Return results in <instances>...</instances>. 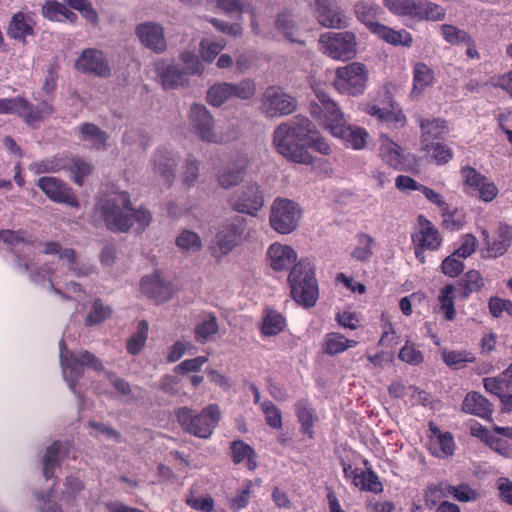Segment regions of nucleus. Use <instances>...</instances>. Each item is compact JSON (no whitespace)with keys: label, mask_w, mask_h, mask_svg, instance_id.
Segmentation results:
<instances>
[{"label":"nucleus","mask_w":512,"mask_h":512,"mask_svg":"<svg viewBox=\"0 0 512 512\" xmlns=\"http://www.w3.org/2000/svg\"><path fill=\"white\" fill-rule=\"evenodd\" d=\"M98 209L106 227L113 232H127L135 222L143 230L152 221L149 210L132 207L127 191L117 189L104 193L98 202Z\"/></svg>","instance_id":"f257e3e1"},{"label":"nucleus","mask_w":512,"mask_h":512,"mask_svg":"<svg viewBox=\"0 0 512 512\" xmlns=\"http://www.w3.org/2000/svg\"><path fill=\"white\" fill-rule=\"evenodd\" d=\"M320 105L312 108V115L318 119L329 133L354 150L364 148L368 133L357 126L347 124V119L330 95L322 90H316Z\"/></svg>","instance_id":"f03ea898"},{"label":"nucleus","mask_w":512,"mask_h":512,"mask_svg":"<svg viewBox=\"0 0 512 512\" xmlns=\"http://www.w3.org/2000/svg\"><path fill=\"white\" fill-rule=\"evenodd\" d=\"M298 128H290V161L296 163H313L312 157L305 147L329 155L331 147L316 131H311V123L307 118L295 117Z\"/></svg>","instance_id":"7ed1b4c3"},{"label":"nucleus","mask_w":512,"mask_h":512,"mask_svg":"<svg viewBox=\"0 0 512 512\" xmlns=\"http://www.w3.org/2000/svg\"><path fill=\"white\" fill-rule=\"evenodd\" d=\"M388 11L416 22H441L446 18V9L430 0H382Z\"/></svg>","instance_id":"20e7f679"},{"label":"nucleus","mask_w":512,"mask_h":512,"mask_svg":"<svg viewBox=\"0 0 512 512\" xmlns=\"http://www.w3.org/2000/svg\"><path fill=\"white\" fill-rule=\"evenodd\" d=\"M175 416L185 432L207 439L218 425L221 412L218 405L210 404L199 413L189 407H180L175 410Z\"/></svg>","instance_id":"39448f33"},{"label":"nucleus","mask_w":512,"mask_h":512,"mask_svg":"<svg viewBox=\"0 0 512 512\" xmlns=\"http://www.w3.org/2000/svg\"><path fill=\"white\" fill-rule=\"evenodd\" d=\"M368 79V67L361 62H351L335 69L332 85L340 94L356 97L364 94Z\"/></svg>","instance_id":"423d86ee"},{"label":"nucleus","mask_w":512,"mask_h":512,"mask_svg":"<svg viewBox=\"0 0 512 512\" xmlns=\"http://www.w3.org/2000/svg\"><path fill=\"white\" fill-rule=\"evenodd\" d=\"M319 49L333 60H352L358 54L357 36L352 31L326 32L319 38Z\"/></svg>","instance_id":"0eeeda50"},{"label":"nucleus","mask_w":512,"mask_h":512,"mask_svg":"<svg viewBox=\"0 0 512 512\" xmlns=\"http://www.w3.org/2000/svg\"><path fill=\"white\" fill-rule=\"evenodd\" d=\"M63 373L69 388L75 392L77 383L84 373V367H90L95 371L103 370L101 361L91 352L84 350L78 355L71 351H63L60 355Z\"/></svg>","instance_id":"6e6552de"},{"label":"nucleus","mask_w":512,"mask_h":512,"mask_svg":"<svg viewBox=\"0 0 512 512\" xmlns=\"http://www.w3.org/2000/svg\"><path fill=\"white\" fill-rule=\"evenodd\" d=\"M464 191L467 194L478 197L484 202L493 201L499 189L496 184L482 175L475 168L466 166L461 169Z\"/></svg>","instance_id":"1a4fd4ad"},{"label":"nucleus","mask_w":512,"mask_h":512,"mask_svg":"<svg viewBox=\"0 0 512 512\" xmlns=\"http://www.w3.org/2000/svg\"><path fill=\"white\" fill-rule=\"evenodd\" d=\"M244 230L245 219L242 217L234 218L216 234L215 240L209 248L211 255L218 259L228 255L236 246Z\"/></svg>","instance_id":"9d476101"},{"label":"nucleus","mask_w":512,"mask_h":512,"mask_svg":"<svg viewBox=\"0 0 512 512\" xmlns=\"http://www.w3.org/2000/svg\"><path fill=\"white\" fill-rule=\"evenodd\" d=\"M233 210L239 213L256 215L264 205V194L256 183L246 185L229 197Z\"/></svg>","instance_id":"9b49d317"},{"label":"nucleus","mask_w":512,"mask_h":512,"mask_svg":"<svg viewBox=\"0 0 512 512\" xmlns=\"http://www.w3.org/2000/svg\"><path fill=\"white\" fill-rule=\"evenodd\" d=\"M37 186L55 203L66 204L73 208H78L80 205L72 188L59 178L52 176L40 177Z\"/></svg>","instance_id":"f8f14e48"},{"label":"nucleus","mask_w":512,"mask_h":512,"mask_svg":"<svg viewBox=\"0 0 512 512\" xmlns=\"http://www.w3.org/2000/svg\"><path fill=\"white\" fill-rule=\"evenodd\" d=\"M75 68L84 74H91L102 78L111 75V68L104 53L94 48L83 50L75 62Z\"/></svg>","instance_id":"ddd939ff"},{"label":"nucleus","mask_w":512,"mask_h":512,"mask_svg":"<svg viewBox=\"0 0 512 512\" xmlns=\"http://www.w3.org/2000/svg\"><path fill=\"white\" fill-rule=\"evenodd\" d=\"M412 242L418 249L436 251L442 245V237L430 220L419 215L416 230L412 234Z\"/></svg>","instance_id":"4468645a"},{"label":"nucleus","mask_w":512,"mask_h":512,"mask_svg":"<svg viewBox=\"0 0 512 512\" xmlns=\"http://www.w3.org/2000/svg\"><path fill=\"white\" fill-rule=\"evenodd\" d=\"M189 119L193 130L203 141L216 142L214 120L204 105L194 104L190 109Z\"/></svg>","instance_id":"2eb2a0df"},{"label":"nucleus","mask_w":512,"mask_h":512,"mask_svg":"<svg viewBox=\"0 0 512 512\" xmlns=\"http://www.w3.org/2000/svg\"><path fill=\"white\" fill-rule=\"evenodd\" d=\"M135 33L140 42L156 53L166 49V40L162 26L153 22H145L137 25Z\"/></svg>","instance_id":"dca6fc26"},{"label":"nucleus","mask_w":512,"mask_h":512,"mask_svg":"<svg viewBox=\"0 0 512 512\" xmlns=\"http://www.w3.org/2000/svg\"><path fill=\"white\" fill-rule=\"evenodd\" d=\"M248 163L246 155H237L232 163L217 173L219 185L225 189L238 185L243 180Z\"/></svg>","instance_id":"f3484780"},{"label":"nucleus","mask_w":512,"mask_h":512,"mask_svg":"<svg viewBox=\"0 0 512 512\" xmlns=\"http://www.w3.org/2000/svg\"><path fill=\"white\" fill-rule=\"evenodd\" d=\"M288 96L280 88L269 87L263 95V111L267 117L273 118L287 114Z\"/></svg>","instance_id":"a211bd4d"},{"label":"nucleus","mask_w":512,"mask_h":512,"mask_svg":"<svg viewBox=\"0 0 512 512\" xmlns=\"http://www.w3.org/2000/svg\"><path fill=\"white\" fill-rule=\"evenodd\" d=\"M294 409L301 434L312 441L315 435L314 425L318 420L316 410L306 400L297 401Z\"/></svg>","instance_id":"6ab92c4d"},{"label":"nucleus","mask_w":512,"mask_h":512,"mask_svg":"<svg viewBox=\"0 0 512 512\" xmlns=\"http://www.w3.org/2000/svg\"><path fill=\"white\" fill-rule=\"evenodd\" d=\"M430 431L433 437L430 439L429 450L431 454L438 458H446L453 455L455 442L453 435L446 431L442 432L438 427L430 424Z\"/></svg>","instance_id":"aec40b11"},{"label":"nucleus","mask_w":512,"mask_h":512,"mask_svg":"<svg viewBox=\"0 0 512 512\" xmlns=\"http://www.w3.org/2000/svg\"><path fill=\"white\" fill-rule=\"evenodd\" d=\"M316 17L320 25L329 29H345L351 21L340 8L332 6L316 8Z\"/></svg>","instance_id":"412c9836"},{"label":"nucleus","mask_w":512,"mask_h":512,"mask_svg":"<svg viewBox=\"0 0 512 512\" xmlns=\"http://www.w3.org/2000/svg\"><path fill=\"white\" fill-rule=\"evenodd\" d=\"M486 245L487 257L498 258L503 256L512 246V227L507 224H500L495 239L487 241Z\"/></svg>","instance_id":"4be33fe9"},{"label":"nucleus","mask_w":512,"mask_h":512,"mask_svg":"<svg viewBox=\"0 0 512 512\" xmlns=\"http://www.w3.org/2000/svg\"><path fill=\"white\" fill-rule=\"evenodd\" d=\"M379 151L382 160L392 168H405V156L402 148L387 135L380 136Z\"/></svg>","instance_id":"5701e85b"},{"label":"nucleus","mask_w":512,"mask_h":512,"mask_svg":"<svg viewBox=\"0 0 512 512\" xmlns=\"http://www.w3.org/2000/svg\"><path fill=\"white\" fill-rule=\"evenodd\" d=\"M290 288H317L310 261L301 260L290 271Z\"/></svg>","instance_id":"b1692460"},{"label":"nucleus","mask_w":512,"mask_h":512,"mask_svg":"<svg viewBox=\"0 0 512 512\" xmlns=\"http://www.w3.org/2000/svg\"><path fill=\"white\" fill-rule=\"evenodd\" d=\"M370 32L394 46L411 47L413 44L410 32L405 29L395 30L380 22Z\"/></svg>","instance_id":"393cba45"},{"label":"nucleus","mask_w":512,"mask_h":512,"mask_svg":"<svg viewBox=\"0 0 512 512\" xmlns=\"http://www.w3.org/2000/svg\"><path fill=\"white\" fill-rule=\"evenodd\" d=\"M462 409L468 414L478 416L482 419H491L493 408L492 404L482 394L478 392H469L462 404Z\"/></svg>","instance_id":"a878e982"},{"label":"nucleus","mask_w":512,"mask_h":512,"mask_svg":"<svg viewBox=\"0 0 512 512\" xmlns=\"http://www.w3.org/2000/svg\"><path fill=\"white\" fill-rule=\"evenodd\" d=\"M435 81L434 70L424 62H417L413 66V86L411 97L418 98Z\"/></svg>","instance_id":"bb28decb"},{"label":"nucleus","mask_w":512,"mask_h":512,"mask_svg":"<svg viewBox=\"0 0 512 512\" xmlns=\"http://www.w3.org/2000/svg\"><path fill=\"white\" fill-rule=\"evenodd\" d=\"M28 105L29 107H22L20 117L28 126L33 128L55 112L53 105L47 101H42L38 105H33L28 101Z\"/></svg>","instance_id":"cd10ccee"},{"label":"nucleus","mask_w":512,"mask_h":512,"mask_svg":"<svg viewBox=\"0 0 512 512\" xmlns=\"http://www.w3.org/2000/svg\"><path fill=\"white\" fill-rule=\"evenodd\" d=\"M6 33L9 38L25 43L28 36L34 35V29L26 19V15L23 12H17L11 17Z\"/></svg>","instance_id":"c85d7f7f"},{"label":"nucleus","mask_w":512,"mask_h":512,"mask_svg":"<svg viewBox=\"0 0 512 512\" xmlns=\"http://www.w3.org/2000/svg\"><path fill=\"white\" fill-rule=\"evenodd\" d=\"M382 13L378 4L367 1H359L354 5V14L369 31H371L379 22L376 18Z\"/></svg>","instance_id":"c756f323"},{"label":"nucleus","mask_w":512,"mask_h":512,"mask_svg":"<svg viewBox=\"0 0 512 512\" xmlns=\"http://www.w3.org/2000/svg\"><path fill=\"white\" fill-rule=\"evenodd\" d=\"M271 227L281 233L288 234V199L276 198L271 206Z\"/></svg>","instance_id":"7c9ffc66"},{"label":"nucleus","mask_w":512,"mask_h":512,"mask_svg":"<svg viewBox=\"0 0 512 512\" xmlns=\"http://www.w3.org/2000/svg\"><path fill=\"white\" fill-rule=\"evenodd\" d=\"M42 15L50 21L74 23L77 15L56 0H47L42 6Z\"/></svg>","instance_id":"2f4dec72"},{"label":"nucleus","mask_w":512,"mask_h":512,"mask_svg":"<svg viewBox=\"0 0 512 512\" xmlns=\"http://www.w3.org/2000/svg\"><path fill=\"white\" fill-rule=\"evenodd\" d=\"M357 341L347 339L338 332H330L324 336L322 342V351L330 356L345 352L348 348L355 347Z\"/></svg>","instance_id":"473e14b6"},{"label":"nucleus","mask_w":512,"mask_h":512,"mask_svg":"<svg viewBox=\"0 0 512 512\" xmlns=\"http://www.w3.org/2000/svg\"><path fill=\"white\" fill-rule=\"evenodd\" d=\"M154 169L170 185L174 180L175 159L168 150L159 149L154 154Z\"/></svg>","instance_id":"72a5a7b5"},{"label":"nucleus","mask_w":512,"mask_h":512,"mask_svg":"<svg viewBox=\"0 0 512 512\" xmlns=\"http://www.w3.org/2000/svg\"><path fill=\"white\" fill-rule=\"evenodd\" d=\"M230 449L234 464H240L246 460V466L249 470L256 469V453L250 445L242 440H235L231 443Z\"/></svg>","instance_id":"f704fd0d"},{"label":"nucleus","mask_w":512,"mask_h":512,"mask_svg":"<svg viewBox=\"0 0 512 512\" xmlns=\"http://www.w3.org/2000/svg\"><path fill=\"white\" fill-rule=\"evenodd\" d=\"M61 449L62 442L59 440L54 441L49 447L46 448L43 457V475L46 480L53 479L56 469L60 466Z\"/></svg>","instance_id":"c9c22d12"},{"label":"nucleus","mask_w":512,"mask_h":512,"mask_svg":"<svg viewBox=\"0 0 512 512\" xmlns=\"http://www.w3.org/2000/svg\"><path fill=\"white\" fill-rule=\"evenodd\" d=\"M435 490L440 492L444 497H453L461 502H469L476 499V492L467 484H459L457 486L440 482Z\"/></svg>","instance_id":"e433bc0d"},{"label":"nucleus","mask_w":512,"mask_h":512,"mask_svg":"<svg viewBox=\"0 0 512 512\" xmlns=\"http://www.w3.org/2000/svg\"><path fill=\"white\" fill-rule=\"evenodd\" d=\"M354 486L362 491H368L379 494L383 491V485L378 475L371 469L360 471L358 475L354 476Z\"/></svg>","instance_id":"4c0bfd02"},{"label":"nucleus","mask_w":512,"mask_h":512,"mask_svg":"<svg viewBox=\"0 0 512 512\" xmlns=\"http://www.w3.org/2000/svg\"><path fill=\"white\" fill-rule=\"evenodd\" d=\"M208 3H215L217 7L225 13L233 12H249L251 14V27L254 33H259L258 25L256 23V14L249 5H246L242 0H206Z\"/></svg>","instance_id":"58836bf2"},{"label":"nucleus","mask_w":512,"mask_h":512,"mask_svg":"<svg viewBox=\"0 0 512 512\" xmlns=\"http://www.w3.org/2000/svg\"><path fill=\"white\" fill-rule=\"evenodd\" d=\"M285 325V318L280 313L267 308L262 320L261 333L265 336H274L279 334Z\"/></svg>","instance_id":"ea45409f"},{"label":"nucleus","mask_w":512,"mask_h":512,"mask_svg":"<svg viewBox=\"0 0 512 512\" xmlns=\"http://www.w3.org/2000/svg\"><path fill=\"white\" fill-rule=\"evenodd\" d=\"M188 75L191 74L178 65H170L161 73V82L165 89H174L183 86Z\"/></svg>","instance_id":"a19ab883"},{"label":"nucleus","mask_w":512,"mask_h":512,"mask_svg":"<svg viewBox=\"0 0 512 512\" xmlns=\"http://www.w3.org/2000/svg\"><path fill=\"white\" fill-rule=\"evenodd\" d=\"M375 240L366 233H358L356 235V245L351 251V257L360 262H366L373 253V245Z\"/></svg>","instance_id":"79ce46f5"},{"label":"nucleus","mask_w":512,"mask_h":512,"mask_svg":"<svg viewBox=\"0 0 512 512\" xmlns=\"http://www.w3.org/2000/svg\"><path fill=\"white\" fill-rule=\"evenodd\" d=\"M419 126L424 142L438 138L447 132V122L440 118L420 119Z\"/></svg>","instance_id":"37998d69"},{"label":"nucleus","mask_w":512,"mask_h":512,"mask_svg":"<svg viewBox=\"0 0 512 512\" xmlns=\"http://www.w3.org/2000/svg\"><path fill=\"white\" fill-rule=\"evenodd\" d=\"M149 324L146 320H141L137 324V331L131 335L126 344L127 352L130 355H137L144 348L148 338Z\"/></svg>","instance_id":"c03bdc74"},{"label":"nucleus","mask_w":512,"mask_h":512,"mask_svg":"<svg viewBox=\"0 0 512 512\" xmlns=\"http://www.w3.org/2000/svg\"><path fill=\"white\" fill-rule=\"evenodd\" d=\"M503 437L512 438L511 427H495L486 444L499 454L507 455L510 450L509 443Z\"/></svg>","instance_id":"a18cd8bd"},{"label":"nucleus","mask_w":512,"mask_h":512,"mask_svg":"<svg viewBox=\"0 0 512 512\" xmlns=\"http://www.w3.org/2000/svg\"><path fill=\"white\" fill-rule=\"evenodd\" d=\"M80 138L82 140H89L97 148H105L107 141V133L101 130L93 123H82L79 126Z\"/></svg>","instance_id":"49530a36"},{"label":"nucleus","mask_w":512,"mask_h":512,"mask_svg":"<svg viewBox=\"0 0 512 512\" xmlns=\"http://www.w3.org/2000/svg\"><path fill=\"white\" fill-rule=\"evenodd\" d=\"M422 150L430 155L431 159L438 165L448 163L454 156L452 149L441 142L426 143Z\"/></svg>","instance_id":"de8ad7c7"},{"label":"nucleus","mask_w":512,"mask_h":512,"mask_svg":"<svg viewBox=\"0 0 512 512\" xmlns=\"http://www.w3.org/2000/svg\"><path fill=\"white\" fill-rule=\"evenodd\" d=\"M219 330V326L214 315H209L197 323L195 327V340L198 343H206L212 335H215Z\"/></svg>","instance_id":"09e8293b"},{"label":"nucleus","mask_w":512,"mask_h":512,"mask_svg":"<svg viewBox=\"0 0 512 512\" xmlns=\"http://www.w3.org/2000/svg\"><path fill=\"white\" fill-rule=\"evenodd\" d=\"M442 359L444 363L452 369H461L466 363L475 361L472 353L467 351H443Z\"/></svg>","instance_id":"8fccbe9b"},{"label":"nucleus","mask_w":512,"mask_h":512,"mask_svg":"<svg viewBox=\"0 0 512 512\" xmlns=\"http://www.w3.org/2000/svg\"><path fill=\"white\" fill-rule=\"evenodd\" d=\"M268 258L274 270H284L288 262V246L279 243L272 244L268 249Z\"/></svg>","instance_id":"3c124183"},{"label":"nucleus","mask_w":512,"mask_h":512,"mask_svg":"<svg viewBox=\"0 0 512 512\" xmlns=\"http://www.w3.org/2000/svg\"><path fill=\"white\" fill-rule=\"evenodd\" d=\"M112 313L108 305H104L100 299L93 302L90 312L85 318L86 326H93L104 322Z\"/></svg>","instance_id":"603ef678"},{"label":"nucleus","mask_w":512,"mask_h":512,"mask_svg":"<svg viewBox=\"0 0 512 512\" xmlns=\"http://www.w3.org/2000/svg\"><path fill=\"white\" fill-rule=\"evenodd\" d=\"M230 97H232V87L226 82L213 85L207 92L208 102L215 107L221 106Z\"/></svg>","instance_id":"864d4df0"},{"label":"nucleus","mask_w":512,"mask_h":512,"mask_svg":"<svg viewBox=\"0 0 512 512\" xmlns=\"http://www.w3.org/2000/svg\"><path fill=\"white\" fill-rule=\"evenodd\" d=\"M176 245L183 251L198 252L202 248V241L196 232L183 230L176 239Z\"/></svg>","instance_id":"5fc2aeb1"},{"label":"nucleus","mask_w":512,"mask_h":512,"mask_svg":"<svg viewBox=\"0 0 512 512\" xmlns=\"http://www.w3.org/2000/svg\"><path fill=\"white\" fill-rule=\"evenodd\" d=\"M483 386L487 392L501 399L507 389L512 388V382L506 376L488 377L483 379Z\"/></svg>","instance_id":"6e6d98bb"},{"label":"nucleus","mask_w":512,"mask_h":512,"mask_svg":"<svg viewBox=\"0 0 512 512\" xmlns=\"http://www.w3.org/2000/svg\"><path fill=\"white\" fill-rule=\"evenodd\" d=\"M251 493V483L248 482L245 487L238 489L233 497L228 498L229 508L233 512L245 509L250 502Z\"/></svg>","instance_id":"4d7b16f0"},{"label":"nucleus","mask_w":512,"mask_h":512,"mask_svg":"<svg viewBox=\"0 0 512 512\" xmlns=\"http://www.w3.org/2000/svg\"><path fill=\"white\" fill-rule=\"evenodd\" d=\"M66 168V161L58 157L41 160L31 166V170H33L36 174L54 173Z\"/></svg>","instance_id":"13d9d810"},{"label":"nucleus","mask_w":512,"mask_h":512,"mask_svg":"<svg viewBox=\"0 0 512 512\" xmlns=\"http://www.w3.org/2000/svg\"><path fill=\"white\" fill-rule=\"evenodd\" d=\"M22 107H29L28 100L24 97L0 99V114H17L20 117Z\"/></svg>","instance_id":"bf43d9fd"},{"label":"nucleus","mask_w":512,"mask_h":512,"mask_svg":"<svg viewBox=\"0 0 512 512\" xmlns=\"http://www.w3.org/2000/svg\"><path fill=\"white\" fill-rule=\"evenodd\" d=\"M398 357L401 361L413 366L420 365L424 360L422 352L409 341L400 349Z\"/></svg>","instance_id":"052dcab7"},{"label":"nucleus","mask_w":512,"mask_h":512,"mask_svg":"<svg viewBox=\"0 0 512 512\" xmlns=\"http://www.w3.org/2000/svg\"><path fill=\"white\" fill-rule=\"evenodd\" d=\"M226 43L224 40L210 41L203 39L200 43V55L206 62H212L216 56L224 49Z\"/></svg>","instance_id":"680f3d73"},{"label":"nucleus","mask_w":512,"mask_h":512,"mask_svg":"<svg viewBox=\"0 0 512 512\" xmlns=\"http://www.w3.org/2000/svg\"><path fill=\"white\" fill-rule=\"evenodd\" d=\"M442 293L439 295V312H441L444 318L448 321H452L455 318V306H454V295L455 290H441Z\"/></svg>","instance_id":"e2e57ef3"},{"label":"nucleus","mask_w":512,"mask_h":512,"mask_svg":"<svg viewBox=\"0 0 512 512\" xmlns=\"http://www.w3.org/2000/svg\"><path fill=\"white\" fill-rule=\"evenodd\" d=\"M442 215L444 227L452 231L461 229L466 222L464 213L457 209L449 210L448 206L447 210H442Z\"/></svg>","instance_id":"0e129e2a"},{"label":"nucleus","mask_w":512,"mask_h":512,"mask_svg":"<svg viewBox=\"0 0 512 512\" xmlns=\"http://www.w3.org/2000/svg\"><path fill=\"white\" fill-rule=\"evenodd\" d=\"M261 410L265 415L266 423L275 429H279L282 426V414L281 411L271 402L264 401L261 403Z\"/></svg>","instance_id":"69168bd1"},{"label":"nucleus","mask_w":512,"mask_h":512,"mask_svg":"<svg viewBox=\"0 0 512 512\" xmlns=\"http://www.w3.org/2000/svg\"><path fill=\"white\" fill-rule=\"evenodd\" d=\"M69 169L74 175V182L79 186L83 185L84 178L92 172L91 164L79 158L72 160Z\"/></svg>","instance_id":"338daca9"},{"label":"nucleus","mask_w":512,"mask_h":512,"mask_svg":"<svg viewBox=\"0 0 512 512\" xmlns=\"http://www.w3.org/2000/svg\"><path fill=\"white\" fill-rule=\"evenodd\" d=\"M186 504L196 511L215 512V502L210 495L202 497L190 496L186 499Z\"/></svg>","instance_id":"774afa93"}]
</instances>
